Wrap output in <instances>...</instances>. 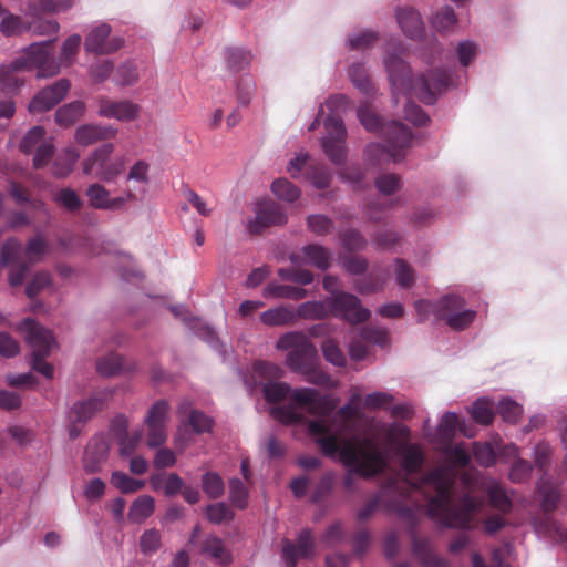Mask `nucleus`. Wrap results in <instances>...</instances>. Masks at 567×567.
<instances>
[{
    "instance_id": "f257e3e1",
    "label": "nucleus",
    "mask_w": 567,
    "mask_h": 567,
    "mask_svg": "<svg viewBox=\"0 0 567 567\" xmlns=\"http://www.w3.org/2000/svg\"><path fill=\"white\" fill-rule=\"evenodd\" d=\"M455 473L446 467H436L414 482L408 478L391 480L380 495L368 501L359 509L357 517L361 522L369 519L386 493H395L403 499H409L413 493L421 492L427 497V514L432 519L445 527L472 529L474 516L481 511L483 501L471 493H465L460 503L455 504Z\"/></svg>"
},
{
    "instance_id": "f03ea898",
    "label": "nucleus",
    "mask_w": 567,
    "mask_h": 567,
    "mask_svg": "<svg viewBox=\"0 0 567 567\" xmlns=\"http://www.w3.org/2000/svg\"><path fill=\"white\" fill-rule=\"evenodd\" d=\"M384 64L395 103H399L400 95H414L424 104H433L436 94L452 84L451 72L440 69L431 70L413 80L408 64L395 54L388 55Z\"/></svg>"
},
{
    "instance_id": "7ed1b4c3",
    "label": "nucleus",
    "mask_w": 567,
    "mask_h": 567,
    "mask_svg": "<svg viewBox=\"0 0 567 567\" xmlns=\"http://www.w3.org/2000/svg\"><path fill=\"white\" fill-rule=\"evenodd\" d=\"M340 461L351 471L344 476L343 485L351 489L354 485L353 473L362 477L370 478L382 473L388 466L386 454L379 447L377 441L372 437H352L349 440H339Z\"/></svg>"
},
{
    "instance_id": "20e7f679",
    "label": "nucleus",
    "mask_w": 567,
    "mask_h": 567,
    "mask_svg": "<svg viewBox=\"0 0 567 567\" xmlns=\"http://www.w3.org/2000/svg\"><path fill=\"white\" fill-rule=\"evenodd\" d=\"M278 350H288L286 365L291 372L300 374L308 383L328 385L330 375L321 368L316 346L301 332H287L277 341Z\"/></svg>"
},
{
    "instance_id": "39448f33",
    "label": "nucleus",
    "mask_w": 567,
    "mask_h": 567,
    "mask_svg": "<svg viewBox=\"0 0 567 567\" xmlns=\"http://www.w3.org/2000/svg\"><path fill=\"white\" fill-rule=\"evenodd\" d=\"M50 41L31 44L24 54L8 65L0 66V91L6 94L17 93L24 85L23 71L37 69L38 78L55 75L60 66L53 61L50 52Z\"/></svg>"
},
{
    "instance_id": "423d86ee",
    "label": "nucleus",
    "mask_w": 567,
    "mask_h": 567,
    "mask_svg": "<svg viewBox=\"0 0 567 567\" xmlns=\"http://www.w3.org/2000/svg\"><path fill=\"white\" fill-rule=\"evenodd\" d=\"M291 392V400L297 406L317 417H328L336 409V402L330 395H320L313 388H299L291 390L286 382H267L262 393L267 402L282 401Z\"/></svg>"
},
{
    "instance_id": "0eeeda50",
    "label": "nucleus",
    "mask_w": 567,
    "mask_h": 567,
    "mask_svg": "<svg viewBox=\"0 0 567 567\" xmlns=\"http://www.w3.org/2000/svg\"><path fill=\"white\" fill-rule=\"evenodd\" d=\"M295 405L293 403L274 408L271 414L276 420L286 425L306 424L309 435L320 447L323 455L333 457L339 450V435L331 433L330 426L326 422L327 417L308 420L302 413L297 411Z\"/></svg>"
},
{
    "instance_id": "6e6552de",
    "label": "nucleus",
    "mask_w": 567,
    "mask_h": 567,
    "mask_svg": "<svg viewBox=\"0 0 567 567\" xmlns=\"http://www.w3.org/2000/svg\"><path fill=\"white\" fill-rule=\"evenodd\" d=\"M360 123L368 131L381 130L388 143V154L393 162H400L403 158V151L410 147L412 141V132L400 121H391L385 125H381L380 118L367 105L360 106L358 110Z\"/></svg>"
},
{
    "instance_id": "1a4fd4ad",
    "label": "nucleus",
    "mask_w": 567,
    "mask_h": 567,
    "mask_svg": "<svg viewBox=\"0 0 567 567\" xmlns=\"http://www.w3.org/2000/svg\"><path fill=\"white\" fill-rule=\"evenodd\" d=\"M20 328L24 331L27 341L32 348V369L45 378L52 379L53 365L45 361L55 343L51 331L31 318L24 319Z\"/></svg>"
},
{
    "instance_id": "9d476101",
    "label": "nucleus",
    "mask_w": 567,
    "mask_h": 567,
    "mask_svg": "<svg viewBox=\"0 0 567 567\" xmlns=\"http://www.w3.org/2000/svg\"><path fill=\"white\" fill-rule=\"evenodd\" d=\"M114 152V144L104 143L96 147L83 163V173L85 175H93L94 177L104 182H112L125 169V157H117L112 159L111 155Z\"/></svg>"
},
{
    "instance_id": "9b49d317",
    "label": "nucleus",
    "mask_w": 567,
    "mask_h": 567,
    "mask_svg": "<svg viewBox=\"0 0 567 567\" xmlns=\"http://www.w3.org/2000/svg\"><path fill=\"white\" fill-rule=\"evenodd\" d=\"M323 124L327 134L321 138L322 150L334 165H343L347 159V131L343 121L336 115H329Z\"/></svg>"
},
{
    "instance_id": "f8f14e48",
    "label": "nucleus",
    "mask_w": 567,
    "mask_h": 567,
    "mask_svg": "<svg viewBox=\"0 0 567 567\" xmlns=\"http://www.w3.org/2000/svg\"><path fill=\"white\" fill-rule=\"evenodd\" d=\"M328 305L330 315L350 324L363 323L371 317L370 310L362 307L361 300L349 292H337L328 297Z\"/></svg>"
},
{
    "instance_id": "ddd939ff",
    "label": "nucleus",
    "mask_w": 567,
    "mask_h": 567,
    "mask_svg": "<svg viewBox=\"0 0 567 567\" xmlns=\"http://www.w3.org/2000/svg\"><path fill=\"white\" fill-rule=\"evenodd\" d=\"M168 409L167 401L159 400L148 410L145 424L147 426L146 443L150 447L161 446L167 440L166 421Z\"/></svg>"
},
{
    "instance_id": "4468645a",
    "label": "nucleus",
    "mask_w": 567,
    "mask_h": 567,
    "mask_svg": "<svg viewBox=\"0 0 567 567\" xmlns=\"http://www.w3.org/2000/svg\"><path fill=\"white\" fill-rule=\"evenodd\" d=\"M287 223V215L282 207L274 200H262L257 204L256 217L248 224L250 234H261L270 226H280Z\"/></svg>"
},
{
    "instance_id": "2eb2a0df",
    "label": "nucleus",
    "mask_w": 567,
    "mask_h": 567,
    "mask_svg": "<svg viewBox=\"0 0 567 567\" xmlns=\"http://www.w3.org/2000/svg\"><path fill=\"white\" fill-rule=\"evenodd\" d=\"M313 553L315 539L312 532L308 528L300 532L296 543L287 538L282 540L281 556L287 567H297L300 558H311Z\"/></svg>"
},
{
    "instance_id": "dca6fc26",
    "label": "nucleus",
    "mask_w": 567,
    "mask_h": 567,
    "mask_svg": "<svg viewBox=\"0 0 567 567\" xmlns=\"http://www.w3.org/2000/svg\"><path fill=\"white\" fill-rule=\"evenodd\" d=\"M111 27L102 23L93 28L85 38L84 47L87 52L96 54H111L116 52L123 45V40L118 37H112Z\"/></svg>"
},
{
    "instance_id": "f3484780",
    "label": "nucleus",
    "mask_w": 567,
    "mask_h": 567,
    "mask_svg": "<svg viewBox=\"0 0 567 567\" xmlns=\"http://www.w3.org/2000/svg\"><path fill=\"white\" fill-rule=\"evenodd\" d=\"M71 83L66 79H60L52 85L41 90L30 102L29 111L31 113H42L53 109L66 95Z\"/></svg>"
},
{
    "instance_id": "a211bd4d",
    "label": "nucleus",
    "mask_w": 567,
    "mask_h": 567,
    "mask_svg": "<svg viewBox=\"0 0 567 567\" xmlns=\"http://www.w3.org/2000/svg\"><path fill=\"white\" fill-rule=\"evenodd\" d=\"M411 550L422 567H450V561L437 555L427 537L411 535Z\"/></svg>"
},
{
    "instance_id": "6ab92c4d",
    "label": "nucleus",
    "mask_w": 567,
    "mask_h": 567,
    "mask_svg": "<svg viewBox=\"0 0 567 567\" xmlns=\"http://www.w3.org/2000/svg\"><path fill=\"white\" fill-rule=\"evenodd\" d=\"M140 107L131 101H113L107 97L99 100V115L107 118H116L130 122L138 116Z\"/></svg>"
},
{
    "instance_id": "aec40b11",
    "label": "nucleus",
    "mask_w": 567,
    "mask_h": 567,
    "mask_svg": "<svg viewBox=\"0 0 567 567\" xmlns=\"http://www.w3.org/2000/svg\"><path fill=\"white\" fill-rule=\"evenodd\" d=\"M117 132V128L113 125L84 124L75 130L74 140L79 145L89 146L112 140Z\"/></svg>"
},
{
    "instance_id": "412c9836",
    "label": "nucleus",
    "mask_w": 567,
    "mask_h": 567,
    "mask_svg": "<svg viewBox=\"0 0 567 567\" xmlns=\"http://www.w3.org/2000/svg\"><path fill=\"white\" fill-rule=\"evenodd\" d=\"M301 254L305 257L303 262L315 266L320 270H327L331 265L332 254L328 248L321 245H307L301 249ZM289 259L295 265L302 262L301 255L297 252L291 254Z\"/></svg>"
},
{
    "instance_id": "4be33fe9",
    "label": "nucleus",
    "mask_w": 567,
    "mask_h": 567,
    "mask_svg": "<svg viewBox=\"0 0 567 567\" xmlns=\"http://www.w3.org/2000/svg\"><path fill=\"white\" fill-rule=\"evenodd\" d=\"M396 20L406 37L411 39H419L423 35L424 24L420 13L414 9H399L396 12Z\"/></svg>"
},
{
    "instance_id": "5701e85b",
    "label": "nucleus",
    "mask_w": 567,
    "mask_h": 567,
    "mask_svg": "<svg viewBox=\"0 0 567 567\" xmlns=\"http://www.w3.org/2000/svg\"><path fill=\"white\" fill-rule=\"evenodd\" d=\"M103 400L97 396L78 401L71 409L70 420L78 423H86L103 409Z\"/></svg>"
},
{
    "instance_id": "b1692460",
    "label": "nucleus",
    "mask_w": 567,
    "mask_h": 567,
    "mask_svg": "<svg viewBox=\"0 0 567 567\" xmlns=\"http://www.w3.org/2000/svg\"><path fill=\"white\" fill-rule=\"evenodd\" d=\"M402 455V468L409 475L416 474L421 471L424 463L422 450L416 444H405L400 449Z\"/></svg>"
},
{
    "instance_id": "393cba45",
    "label": "nucleus",
    "mask_w": 567,
    "mask_h": 567,
    "mask_svg": "<svg viewBox=\"0 0 567 567\" xmlns=\"http://www.w3.org/2000/svg\"><path fill=\"white\" fill-rule=\"evenodd\" d=\"M264 296L266 298L301 300L308 296V291L302 287L269 282L264 290Z\"/></svg>"
},
{
    "instance_id": "a878e982",
    "label": "nucleus",
    "mask_w": 567,
    "mask_h": 567,
    "mask_svg": "<svg viewBox=\"0 0 567 567\" xmlns=\"http://www.w3.org/2000/svg\"><path fill=\"white\" fill-rule=\"evenodd\" d=\"M107 446L103 439L89 444L84 454V470L87 473H95L100 470V464L105 460Z\"/></svg>"
},
{
    "instance_id": "bb28decb",
    "label": "nucleus",
    "mask_w": 567,
    "mask_h": 567,
    "mask_svg": "<svg viewBox=\"0 0 567 567\" xmlns=\"http://www.w3.org/2000/svg\"><path fill=\"white\" fill-rule=\"evenodd\" d=\"M260 319L262 323L270 327L288 326L296 321V315L292 308L280 306L264 311Z\"/></svg>"
},
{
    "instance_id": "cd10ccee",
    "label": "nucleus",
    "mask_w": 567,
    "mask_h": 567,
    "mask_svg": "<svg viewBox=\"0 0 567 567\" xmlns=\"http://www.w3.org/2000/svg\"><path fill=\"white\" fill-rule=\"evenodd\" d=\"M296 319L320 320L330 316L328 298L323 301H306L298 306L295 311Z\"/></svg>"
},
{
    "instance_id": "c85d7f7f",
    "label": "nucleus",
    "mask_w": 567,
    "mask_h": 567,
    "mask_svg": "<svg viewBox=\"0 0 567 567\" xmlns=\"http://www.w3.org/2000/svg\"><path fill=\"white\" fill-rule=\"evenodd\" d=\"M85 104L81 101H73L61 106L55 112V122L60 126L69 127L76 123L84 114Z\"/></svg>"
},
{
    "instance_id": "c756f323",
    "label": "nucleus",
    "mask_w": 567,
    "mask_h": 567,
    "mask_svg": "<svg viewBox=\"0 0 567 567\" xmlns=\"http://www.w3.org/2000/svg\"><path fill=\"white\" fill-rule=\"evenodd\" d=\"M465 301L456 295H446L435 301V317L439 320L446 321L458 310L463 309Z\"/></svg>"
},
{
    "instance_id": "7c9ffc66",
    "label": "nucleus",
    "mask_w": 567,
    "mask_h": 567,
    "mask_svg": "<svg viewBox=\"0 0 567 567\" xmlns=\"http://www.w3.org/2000/svg\"><path fill=\"white\" fill-rule=\"evenodd\" d=\"M155 509L154 498L150 495L138 496L131 505L128 518L134 523H143Z\"/></svg>"
},
{
    "instance_id": "2f4dec72",
    "label": "nucleus",
    "mask_w": 567,
    "mask_h": 567,
    "mask_svg": "<svg viewBox=\"0 0 567 567\" xmlns=\"http://www.w3.org/2000/svg\"><path fill=\"white\" fill-rule=\"evenodd\" d=\"M25 262L21 243L16 238H9L1 248V264L12 266Z\"/></svg>"
},
{
    "instance_id": "473e14b6",
    "label": "nucleus",
    "mask_w": 567,
    "mask_h": 567,
    "mask_svg": "<svg viewBox=\"0 0 567 567\" xmlns=\"http://www.w3.org/2000/svg\"><path fill=\"white\" fill-rule=\"evenodd\" d=\"M538 493L543 511L546 513L555 511L560 497L558 488L549 481L542 478L538 484Z\"/></svg>"
},
{
    "instance_id": "72a5a7b5",
    "label": "nucleus",
    "mask_w": 567,
    "mask_h": 567,
    "mask_svg": "<svg viewBox=\"0 0 567 567\" xmlns=\"http://www.w3.org/2000/svg\"><path fill=\"white\" fill-rule=\"evenodd\" d=\"M349 79L352 84L362 93L369 95L374 87L367 69L361 63H353L349 68Z\"/></svg>"
},
{
    "instance_id": "f704fd0d",
    "label": "nucleus",
    "mask_w": 567,
    "mask_h": 567,
    "mask_svg": "<svg viewBox=\"0 0 567 567\" xmlns=\"http://www.w3.org/2000/svg\"><path fill=\"white\" fill-rule=\"evenodd\" d=\"M394 275L398 286L402 289H409L415 284L414 268L402 258L394 259Z\"/></svg>"
},
{
    "instance_id": "c9c22d12",
    "label": "nucleus",
    "mask_w": 567,
    "mask_h": 567,
    "mask_svg": "<svg viewBox=\"0 0 567 567\" xmlns=\"http://www.w3.org/2000/svg\"><path fill=\"white\" fill-rule=\"evenodd\" d=\"M96 370L101 375L112 377L124 371V359L116 353H109L96 361Z\"/></svg>"
},
{
    "instance_id": "e433bc0d",
    "label": "nucleus",
    "mask_w": 567,
    "mask_h": 567,
    "mask_svg": "<svg viewBox=\"0 0 567 567\" xmlns=\"http://www.w3.org/2000/svg\"><path fill=\"white\" fill-rule=\"evenodd\" d=\"M79 157L80 154L76 150H64L63 154L59 156L53 164V175L59 178L68 176L72 172Z\"/></svg>"
},
{
    "instance_id": "4c0bfd02",
    "label": "nucleus",
    "mask_w": 567,
    "mask_h": 567,
    "mask_svg": "<svg viewBox=\"0 0 567 567\" xmlns=\"http://www.w3.org/2000/svg\"><path fill=\"white\" fill-rule=\"evenodd\" d=\"M48 243L41 236H35L28 240L24 251L25 262L30 266L40 261L48 252Z\"/></svg>"
},
{
    "instance_id": "58836bf2",
    "label": "nucleus",
    "mask_w": 567,
    "mask_h": 567,
    "mask_svg": "<svg viewBox=\"0 0 567 567\" xmlns=\"http://www.w3.org/2000/svg\"><path fill=\"white\" fill-rule=\"evenodd\" d=\"M307 179L318 189H326L331 183V173L323 164H311L306 171Z\"/></svg>"
},
{
    "instance_id": "ea45409f",
    "label": "nucleus",
    "mask_w": 567,
    "mask_h": 567,
    "mask_svg": "<svg viewBox=\"0 0 567 567\" xmlns=\"http://www.w3.org/2000/svg\"><path fill=\"white\" fill-rule=\"evenodd\" d=\"M31 29L21 17L6 12L0 22V32L6 37L18 35Z\"/></svg>"
},
{
    "instance_id": "a19ab883",
    "label": "nucleus",
    "mask_w": 567,
    "mask_h": 567,
    "mask_svg": "<svg viewBox=\"0 0 567 567\" xmlns=\"http://www.w3.org/2000/svg\"><path fill=\"white\" fill-rule=\"evenodd\" d=\"M111 484L116 487L123 494H131L137 491H141L145 482L141 480H135L128 476L127 474L115 471L111 476Z\"/></svg>"
},
{
    "instance_id": "79ce46f5",
    "label": "nucleus",
    "mask_w": 567,
    "mask_h": 567,
    "mask_svg": "<svg viewBox=\"0 0 567 567\" xmlns=\"http://www.w3.org/2000/svg\"><path fill=\"white\" fill-rule=\"evenodd\" d=\"M225 60L229 70L238 72L249 65L251 54L244 49L228 48L225 50Z\"/></svg>"
},
{
    "instance_id": "37998d69",
    "label": "nucleus",
    "mask_w": 567,
    "mask_h": 567,
    "mask_svg": "<svg viewBox=\"0 0 567 567\" xmlns=\"http://www.w3.org/2000/svg\"><path fill=\"white\" fill-rule=\"evenodd\" d=\"M203 551L220 564L226 565L230 561V555L226 550L224 542L216 536H210L205 539L203 544Z\"/></svg>"
},
{
    "instance_id": "c03bdc74",
    "label": "nucleus",
    "mask_w": 567,
    "mask_h": 567,
    "mask_svg": "<svg viewBox=\"0 0 567 567\" xmlns=\"http://www.w3.org/2000/svg\"><path fill=\"white\" fill-rule=\"evenodd\" d=\"M472 419L482 425H489L494 420L493 403L487 399H478L471 410Z\"/></svg>"
},
{
    "instance_id": "a18cd8bd",
    "label": "nucleus",
    "mask_w": 567,
    "mask_h": 567,
    "mask_svg": "<svg viewBox=\"0 0 567 567\" xmlns=\"http://www.w3.org/2000/svg\"><path fill=\"white\" fill-rule=\"evenodd\" d=\"M271 190L279 199L286 202H295L301 195L300 189L287 178H278L274 181Z\"/></svg>"
},
{
    "instance_id": "49530a36",
    "label": "nucleus",
    "mask_w": 567,
    "mask_h": 567,
    "mask_svg": "<svg viewBox=\"0 0 567 567\" xmlns=\"http://www.w3.org/2000/svg\"><path fill=\"white\" fill-rule=\"evenodd\" d=\"M487 495L491 505L502 514H508L512 511V501L506 492L497 484H493L487 488Z\"/></svg>"
},
{
    "instance_id": "de8ad7c7",
    "label": "nucleus",
    "mask_w": 567,
    "mask_h": 567,
    "mask_svg": "<svg viewBox=\"0 0 567 567\" xmlns=\"http://www.w3.org/2000/svg\"><path fill=\"white\" fill-rule=\"evenodd\" d=\"M202 486L205 494L213 499L219 498L225 491L223 478L215 472H207L203 475Z\"/></svg>"
},
{
    "instance_id": "09e8293b",
    "label": "nucleus",
    "mask_w": 567,
    "mask_h": 567,
    "mask_svg": "<svg viewBox=\"0 0 567 567\" xmlns=\"http://www.w3.org/2000/svg\"><path fill=\"white\" fill-rule=\"evenodd\" d=\"M54 200L58 205H60L70 213H76L83 206V202L76 194V192L68 187L60 189L55 194Z\"/></svg>"
},
{
    "instance_id": "8fccbe9b",
    "label": "nucleus",
    "mask_w": 567,
    "mask_h": 567,
    "mask_svg": "<svg viewBox=\"0 0 567 567\" xmlns=\"http://www.w3.org/2000/svg\"><path fill=\"white\" fill-rule=\"evenodd\" d=\"M385 279L380 275L370 274L354 281V289L361 295H371L381 291Z\"/></svg>"
},
{
    "instance_id": "3c124183",
    "label": "nucleus",
    "mask_w": 567,
    "mask_h": 567,
    "mask_svg": "<svg viewBox=\"0 0 567 567\" xmlns=\"http://www.w3.org/2000/svg\"><path fill=\"white\" fill-rule=\"evenodd\" d=\"M457 430L463 432L457 414L454 412L444 413L437 427L440 436L443 440L451 441Z\"/></svg>"
},
{
    "instance_id": "603ef678",
    "label": "nucleus",
    "mask_w": 567,
    "mask_h": 567,
    "mask_svg": "<svg viewBox=\"0 0 567 567\" xmlns=\"http://www.w3.org/2000/svg\"><path fill=\"white\" fill-rule=\"evenodd\" d=\"M277 274L282 280L291 281L300 286H306L313 281L312 272L307 269L295 267L279 268Z\"/></svg>"
},
{
    "instance_id": "864d4df0",
    "label": "nucleus",
    "mask_w": 567,
    "mask_h": 567,
    "mask_svg": "<svg viewBox=\"0 0 567 567\" xmlns=\"http://www.w3.org/2000/svg\"><path fill=\"white\" fill-rule=\"evenodd\" d=\"M229 499L239 509H245L248 505V488L237 477L229 481Z\"/></svg>"
},
{
    "instance_id": "5fc2aeb1",
    "label": "nucleus",
    "mask_w": 567,
    "mask_h": 567,
    "mask_svg": "<svg viewBox=\"0 0 567 567\" xmlns=\"http://www.w3.org/2000/svg\"><path fill=\"white\" fill-rule=\"evenodd\" d=\"M322 354L324 359L336 367H344L347 358L338 343L333 339H327L321 346Z\"/></svg>"
},
{
    "instance_id": "6e6d98bb",
    "label": "nucleus",
    "mask_w": 567,
    "mask_h": 567,
    "mask_svg": "<svg viewBox=\"0 0 567 567\" xmlns=\"http://www.w3.org/2000/svg\"><path fill=\"white\" fill-rule=\"evenodd\" d=\"M385 433L390 443L398 444L400 449L405 444H410L411 431L403 423L394 422L389 424Z\"/></svg>"
},
{
    "instance_id": "4d7b16f0",
    "label": "nucleus",
    "mask_w": 567,
    "mask_h": 567,
    "mask_svg": "<svg viewBox=\"0 0 567 567\" xmlns=\"http://www.w3.org/2000/svg\"><path fill=\"white\" fill-rule=\"evenodd\" d=\"M497 413L507 423H516L523 414V408L511 399H503L497 405Z\"/></svg>"
},
{
    "instance_id": "13d9d810",
    "label": "nucleus",
    "mask_w": 567,
    "mask_h": 567,
    "mask_svg": "<svg viewBox=\"0 0 567 567\" xmlns=\"http://www.w3.org/2000/svg\"><path fill=\"white\" fill-rule=\"evenodd\" d=\"M45 130L42 126H34L28 131L20 142L21 152L32 153L38 146L44 142Z\"/></svg>"
},
{
    "instance_id": "bf43d9fd",
    "label": "nucleus",
    "mask_w": 567,
    "mask_h": 567,
    "mask_svg": "<svg viewBox=\"0 0 567 567\" xmlns=\"http://www.w3.org/2000/svg\"><path fill=\"white\" fill-rule=\"evenodd\" d=\"M90 205L95 209H105L110 198V192L101 184H92L86 189Z\"/></svg>"
},
{
    "instance_id": "052dcab7",
    "label": "nucleus",
    "mask_w": 567,
    "mask_h": 567,
    "mask_svg": "<svg viewBox=\"0 0 567 567\" xmlns=\"http://www.w3.org/2000/svg\"><path fill=\"white\" fill-rule=\"evenodd\" d=\"M473 455L476 462L485 467L492 466L496 462V454L489 443L475 442L473 444Z\"/></svg>"
},
{
    "instance_id": "680f3d73",
    "label": "nucleus",
    "mask_w": 567,
    "mask_h": 567,
    "mask_svg": "<svg viewBox=\"0 0 567 567\" xmlns=\"http://www.w3.org/2000/svg\"><path fill=\"white\" fill-rule=\"evenodd\" d=\"M161 534L157 529L145 530L140 538V548L144 555H152L161 547Z\"/></svg>"
},
{
    "instance_id": "e2e57ef3",
    "label": "nucleus",
    "mask_w": 567,
    "mask_h": 567,
    "mask_svg": "<svg viewBox=\"0 0 567 567\" xmlns=\"http://www.w3.org/2000/svg\"><path fill=\"white\" fill-rule=\"evenodd\" d=\"M206 515L209 522L214 524H221L231 520L234 513L225 503H215L206 507Z\"/></svg>"
},
{
    "instance_id": "0e129e2a",
    "label": "nucleus",
    "mask_w": 567,
    "mask_h": 567,
    "mask_svg": "<svg viewBox=\"0 0 567 567\" xmlns=\"http://www.w3.org/2000/svg\"><path fill=\"white\" fill-rule=\"evenodd\" d=\"M340 237L343 247L350 252L362 250L367 246L365 238L357 229H348Z\"/></svg>"
},
{
    "instance_id": "69168bd1",
    "label": "nucleus",
    "mask_w": 567,
    "mask_h": 567,
    "mask_svg": "<svg viewBox=\"0 0 567 567\" xmlns=\"http://www.w3.org/2000/svg\"><path fill=\"white\" fill-rule=\"evenodd\" d=\"M52 284L51 276L49 272L40 271L37 272L31 281L28 284L25 293L29 299H34L42 290L50 287Z\"/></svg>"
},
{
    "instance_id": "338daca9",
    "label": "nucleus",
    "mask_w": 567,
    "mask_h": 567,
    "mask_svg": "<svg viewBox=\"0 0 567 567\" xmlns=\"http://www.w3.org/2000/svg\"><path fill=\"white\" fill-rule=\"evenodd\" d=\"M308 228L318 236H323L332 231L333 221L326 215H310L307 218Z\"/></svg>"
},
{
    "instance_id": "774afa93",
    "label": "nucleus",
    "mask_w": 567,
    "mask_h": 567,
    "mask_svg": "<svg viewBox=\"0 0 567 567\" xmlns=\"http://www.w3.org/2000/svg\"><path fill=\"white\" fill-rule=\"evenodd\" d=\"M379 39L375 31L365 30L358 34L350 35L348 39L349 47L354 50H364L371 48Z\"/></svg>"
}]
</instances>
